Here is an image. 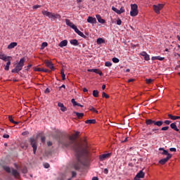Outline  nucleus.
<instances>
[{
    "label": "nucleus",
    "mask_w": 180,
    "mask_h": 180,
    "mask_svg": "<svg viewBox=\"0 0 180 180\" xmlns=\"http://www.w3.org/2000/svg\"><path fill=\"white\" fill-rule=\"evenodd\" d=\"M34 71H38V72H43V68H34Z\"/></svg>",
    "instance_id": "42"
},
{
    "label": "nucleus",
    "mask_w": 180,
    "mask_h": 180,
    "mask_svg": "<svg viewBox=\"0 0 180 180\" xmlns=\"http://www.w3.org/2000/svg\"><path fill=\"white\" fill-rule=\"evenodd\" d=\"M119 11H120V14H121V13H124V8L121 7V8H120V10H119Z\"/></svg>",
    "instance_id": "53"
},
{
    "label": "nucleus",
    "mask_w": 180,
    "mask_h": 180,
    "mask_svg": "<svg viewBox=\"0 0 180 180\" xmlns=\"http://www.w3.org/2000/svg\"><path fill=\"white\" fill-rule=\"evenodd\" d=\"M112 157V153H104L99 156L100 161H105V160H109Z\"/></svg>",
    "instance_id": "8"
},
{
    "label": "nucleus",
    "mask_w": 180,
    "mask_h": 180,
    "mask_svg": "<svg viewBox=\"0 0 180 180\" xmlns=\"http://www.w3.org/2000/svg\"><path fill=\"white\" fill-rule=\"evenodd\" d=\"M163 155H167V158H172V155H171L169 153H168V150H163V152L162 153Z\"/></svg>",
    "instance_id": "19"
},
{
    "label": "nucleus",
    "mask_w": 180,
    "mask_h": 180,
    "mask_svg": "<svg viewBox=\"0 0 180 180\" xmlns=\"http://www.w3.org/2000/svg\"><path fill=\"white\" fill-rule=\"evenodd\" d=\"M139 6L137 4H131V11L130 15L131 16H137L139 15Z\"/></svg>",
    "instance_id": "6"
},
{
    "label": "nucleus",
    "mask_w": 180,
    "mask_h": 180,
    "mask_svg": "<svg viewBox=\"0 0 180 180\" xmlns=\"http://www.w3.org/2000/svg\"><path fill=\"white\" fill-rule=\"evenodd\" d=\"M16 46H18L17 42H11L10 44H8L7 49H8V50H11V49H15Z\"/></svg>",
    "instance_id": "17"
},
{
    "label": "nucleus",
    "mask_w": 180,
    "mask_h": 180,
    "mask_svg": "<svg viewBox=\"0 0 180 180\" xmlns=\"http://www.w3.org/2000/svg\"><path fill=\"white\" fill-rule=\"evenodd\" d=\"M87 22L91 23V25H95L97 23L96 18L91 16H89L87 18Z\"/></svg>",
    "instance_id": "13"
},
{
    "label": "nucleus",
    "mask_w": 180,
    "mask_h": 180,
    "mask_svg": "<svg viewBox=\"0 0 180 180\" xmlns=\"http://www.w3.org/2000/svg\"><path fill=\"white\" fill-rule=\"evenodd\" d=\"M171 158H163L162 160H160L159 161V163L161 164V165H164V164H166L167 162H168V160L170 159Z\"/></svg>",
    "instance_id": "20"
},
{
    "label": "nucleus",
    "mask_w": 180,
    "mask_h": 180,
    "mask_svg": "<svg viewBox=\"0 0 180 180\" xmlns=\"http://www.w3.org/2000/svg\"><path fill=\"white\" fill-rule=\"evenodd\" d=\"M42 15L44 16H47L51 20H56V19H61V15L60 14H56L54 13H51L47 11H42Z\"/></svg>",
    "instance_id": "3"
},
{
    "label": "nucleus",
    "mask_w": 180,
    "mask_h": 180,
    "mask_svg": "<svg viewBox=\"0 0 180 180\" xmlns=\"http://www.w3.org/2000/svg\"><path fill=\"white\" fill-rule=\"evenodd\" d=\"M22 136H26L27 134H29V131H24L22 133Z\"/></svg>",
    "instance_id": "60"
},
{
    "label": "nucleus",
    "mask_w": 180,
    "mask_h": 180,
    "mask_svg": "<svg viewBox=\"0 0 180 180\" xmlns=\"http://www.w3.org/2000/svg\"><path fill=\"white\" fill-rule=\"evenodd\" d=\"M60 74H61L62 79L63 81H64L65 79V73H64V69H62L60 70Z\"/></svg>",
    "instance_id": "29"
},
{
    "label": "nucleus",
    "mask_w": 180,
    "mask_h": 180,
    "mask_svg": "<svg viewBox=\"0 0 180 180\" xmlns=\"http://www.w3.org/2000/svg\"><path fill=\"white\" fill-rule=\"evenodd\" d=\"M71 102H72L73 106H77V105L78 104V103H77V101H75V99H74V98H72L71 100Z\"/></svg>",
    "instance_id": "37"
},
{
    "label": "nucleus",
    "mask_w": 180,
    "mask_h": 180,
    "mask_svg": "<svg viewBox=\"0 0 180 180\" xmlns=\"http://www.w3.org/2000/svg\"><path fill=\"white\" fill-rule=\"evenodd\" d=\"M25 61H26L25 58H22L15 68L11 70V72H16L18 74L20 71H22L23 65H25Z\"/></svg>",
    "instance_id": "4"
},
{
    "label": "nucleus",
    "mask_w": 180,
    "mask_h": 180,
    "mask_svg": "<svg viewBox=\"0 0 180 180\" xmlns=\"http://www.w3.org/2000/svg\"><path fill=\"white\" fill-rule=\"evenodd\" d=\"M92 180H99V179H98V177L96 176H94L92 178Z\"/></svg>",
    "instance_id": "64"
},
{
    "label": "nucleus",
    "mask_w": 180,
    "mask_h": 180,
    "mask_svg": "<svg viewBox=\"0 0 180 180\" xmlns=\"http://www.w3.org/2000/svg\"><path fill=\"white\" fill-rule=\"evenodd\" d=\"M93 96L98 98L99 96V91L98 90L93 91Z\"/></svg>",
    "instance_id": "27"
},
{
    "label": "nucleus",
    "mask_w": 180,
    "mask_h": 180,
    "mask_svg": "<svg viewBox=\"0 0 180 180\" xmlns=\"http://www.w3.org/2000/svg\"><path fill=\"white\" fill-rule=\"evenodd\" d=\"M30 68H32V65H28L25 70H27V71H29V70H30Z\"/></svg>",
    "instance_id": "56"
},
{
    "label": "nucleus",
    "mask_w": 180,
    "mask_h": 180,
    "mask_svg": "<svg viewBox=\"0 0 180 180\" xmlns=\"http://www.w3.org/2000/svg\"><path fill=\"white\" fill-rule=\"evenodd\" d=\"M59 144L65 148H71L76 153L77 162L73 165L75 169H79L81 164H84V160L88 157V143L84 139L81 143L75 142V138L72 136L63 134L58 139Z\"/></svg>",
    "instance_id": "1"
},
{
    "label": "nucleus",
    "mask_w": 180,
    "mask_h": 180,
    "mask_svg": "<svg viewBox=\"0 0 180 180\" xmlns=\"http://www.w3.org/2000/svg\"><path fill=\"white\" fill-rule=\"evenodd\" d=\"M144 176H146V173L143 170L139 171L136 175V177L139 179L144 178Z\"/></svg>",
    "instance_id": "14"
},
{
    "label": "nucleus",
    "mask_w": 180,
    "mask_h": 180,
    "mask_svg": "<svg viewBox=\"0 0 180 180\" xmlns=\"http://www.w3.org/2000/svg\"><path fill=\"white\" fill-rule=\"evenodd\" d=\"M65 23L68 26H70L72 29H74V26H76L74 25V23L71 22V21L69 19H65Z\"/></svg>",
    "instance_id": "16"
},
{
    "label": "nucleus",
    "mask_w": 180,
    "mask_h": 180,
    "mask_svg": "<svg viewBox=\"0 0 180 180\" xmlns=\"http://www.w3.org/2000/svg\"><path fill=\"white\" fill-rule=\"evenodd\" d=\"M89 110H91V112H94V113H99V112L94 107H91L89 108Z\"/></svg>",
    "instance_id": "33"
},
{
    "label": "nucleus",
    "mask_w": 180,
    "mask_h": 180,
    "mask_svg": "<svg viewBox=\"0 0 180 180\" xmlns=\"http://www.w3.org/2000/svg\"><path fill=\"white\" fill-rule=\"evenodd\" d=\"M96 19H97V20H98V22L99 23H102V24L105 23V20H103V19L102 18V17H101L100 15H96Z\"/></svg>",
    "instance_id": "21"
},
{
    "label": "nucleus",
    "mask_w": 180,
    "mask_h": 180,
    "mask_svg": "<svg viewBox=\"0 0 180 180\" xmlns=\"http://www.w3.org/2000/svg\"><path fill=\"white\" fill-rule=\"evenodd\" d=\"M97 44H102L103 43H105V40L102 38L97 39L96 41Z\"/></svg>",
    "instance_id": "28"
},
{
    "label": "nucleus",
    "mask_w": 180,
    "mask_h": 180,
    "mask_svg": "<svg viewBox=\"0 0 180 180\" xmlns=\"http://www.w3.org/2000/svg\"><path fill=\"white\" fill-rule=\"evenodd\" d=\"M88 72H95L96 74H98L101 77L103 75V73L102 71L99 70L98 69H88L87 70Z\"/></svg>",
    "instance_id": "11"
},
{
    "label": "nucleus",
    "mask_w": 180,
    "mask_h": 180,
    "mask_svg": "<svg viewBox=\"0 0 180 180\" xmlns=\"http://www.w3.org/2000/svg\"><path fill=\"white\" fill-rule=\"evenodd\" d=\"M74 113L77 116L78 119H82L84 116V114L82 112H74Z\"/></svg>",
    "instance_id": "24"
},
{
    "label": "nucleus",
    "mask_w": 180,
    "mask_h": 180,
    "mask_svg": "<svg viewBox=\"0 0 180 180\" xmlns=\"http://www.w3.org/2000/svg\"><path fill=\"white\" fill-rule=\"evenodd\" d=\"M171 129H173V130H175V131H179V129L176 127V123L174 122L170 124Z\"/></svg>",
    "instance_id": "22"
},
{
    "label": "nucleus",
    "mask_w": 180,
    "mask_h": 180,
    "mask_svg": "<svg viewBox=\"0 0 180 180\" xmlns=\"http://www.w3.org/2000/svg\"><path fill=\"white\" fill-rule=\"evenodd\" d=\"M169 151H171L172 153H176V148H169Z\"/></svg>",
    "instance_id": "47"
},
{
    "label": "nucleus",
    "mask_w": 180,
    "mask_h": 180,
    "mask_svg": "<svg viewBox=\"0 0 180 180\" xmlns=\"http://www.w3.org/2000/svg\"><path fill=\"white\" fill-rule=\"evenodd\" d=\"M147 55V52L143 51L140 53V56H142V57H144Z\"/></svg>",
    "instance_id": "51"
},
{
    "label": "nucleus",
    "mask_w": 180,
    "mask_h": 180,
    "mask_svg": "<svg viewBox=\"0 0 180 180\" xmlns=\"http://www.w3.org/2000/svg\"><path fill=\"white\" fill-rule=\"evenodd\" d=\"M144 60H146V61H149L150 55H148V53H146V55L144 56Z\"/></svg>",
    "instance_id": "40"
},
{
    "label": "nucleus",
    "mask_w": 180,
    "mask_h": 180,
    "mask_svg": "<svg viewBox=\"0 0 180 180\" xmlns=\"http://www.w3.org/2000/svg\"><path fill=\"white\" fill-rule=\"evenodd\" d=\"M73 30H75V33H77V34L80 36V37H83V39H88V37L84 34L82 32L79 31V30H78L77 26H73Z\"/></svg>",
    "instance_id": "9"
},
{
    "label": "nucleus",
    "mask_w": 180,
    "mask_h": 180,
    "mask_svg": "<svg viewBox=\"0 0 180 180\" xmlns=\"http://www.w3.org/2000/svg\"><path fill=\"white\" fill-rule=\"evenodd\" d=\"M158 128H155L152 129L153 133H155L156 134H158Z\"/></svg>",
    "instance_id": "43"
},
{
    "label": "nucleus",
    "mask_w": 180,
    "mask_h": 180,
    "mask_svg": "<svg viewBox=\"0 0 180 180\" xmlns=\"http://www.w3.org/2000/svg\"><path fill=\"white\" fill-rule=\"evenodd\" d=\"M47 46H49V44H47V42H43L41 44V47H47Z\"/></svg>",
    "instance_id": "50"
},
{
    "label": "nucleus",
    "mask_w": 180,
    "mask_h": 180,
    "mask_svg": "<svg viewBox=\"0 0 180 180\" xmlns=\"http://www.w3.org/2000/svg\"><path fill=\"white\" fill-rule=\"evenodd\" d=\"M3 169H4V171L8 174H11L16 179H19V178H20V173L13 168L11 169V167L8 166H3Z\"/></svg>",
    "instance_id": "2"
},
{
    "label": "nucleus",
    "mask_w": 180,
    "mask_h": 180,
    "mask_svg": "<svg viewBox=\"0 0 180 180\" xmlns=\"http://www.w3.org/2000/svg\"><path fill=\"white\" fill-rule=\"evenodd\" d=\"M77 176V172H72V178H75Z\"/></svg>",
    "instance_id": "46"
},
{
    "label": "nucleus",
    "mask_w": 180,
    "mask_h": 180,
    "mask_svg": "<svg viewBox=\"0 0 180 180\" xmlns=\"http://www.w3.org/2000/svg\"><path fill=\"white\" fill-rule=\"evenodd\" d=\"M86 124H95L96 120H87L85 121Z\"/></svg>",
    "instance_id": "23"
},
{
    "label": "nucleus",
    "mask_w": 180,
    "mask_h": 180,
    "mask_svg": "<svg viewBox=\"0 0 180 180\" xmlns=\"http://www.w3.org/2000/svg\"><path fill=\"white\" fill-rule=\"evenodd\" d=\"M128 82H134V79H129Z\"/></svg>",
    "instance_id": "63"
},
{
    "label": "nucleus",
    "mask_w": 180,
    "mask_h": 180,
    "mask_svg": "<svg viewBox=\"0 0 180 180\" xmlns=\"http://www.w3.org/2000/svg\"><path fill=\"white\" fill-rule=\"evenodd\" d=\"M44 92L45 94H50V89L47 88Z\"/></svg>",
    "instance_id": "58"
},
{
    "label": "nucleus",
    "mask_w": 180,
    "mask_h": 180,
    "mask_svg": "<svg viewBox=\"0 0 180 180\" xmlns=\"http://www.w3.org/2000/svg\"><path fill=\"white\" fill-rule=\"evenodd\" d=\"M6 56H5V54L3 53H0V59L3 60L4 61H6Z\"/></svg>",
    "instance_id": "30"
},
{
    "label": "nucleus",
    "mask_w": 180,
    "mask_h": 180,
    "mask_svg": "<svg viewBox=\"0 0 180 180\" xmlns=\"http://www.w3.org/2000/svg\"><path fill=\"white\" fill-rule=\"evenodd\" d=\"M105 67H112V63L107 61L105 63Z\"/></svg>",
    "instance_id": "38"
},
{
    "label": "nucleus",
    "mask_w": 180,
    "mask_h": 180,
    "mask_svg": "<svg viewBox=\"0 0 180 180\" xmlns=\"http://www.w3.org/2000/svg\"><path fill=\"white\" fill-rule=\"evenodd\" d=\"M112 61H113L114 63H119L120 60H119V58H112Z\"/></svg>",
    "instance_id": "45"
},
{
    "label": "nucleus",
    "mask_w": 180,
    "mask_h": 180,
    "mask_svg": "<svg viewBox=\"0 0 180 180\" xmlns=\"http://www.w3.org/2000/svg\"><path fill=\"white\" fill-rule=\"evenodd\" d=\"M112 11H113L114 12H115V13H117V15H120V10L117 9L116 7L112 6Z\"/></svg>",
    "instance_id": "31"
},
{
    "label": "nucleus",
    "mask_w": 180,
    "mask_h": 180,
    "mask_svg": "<svg viewBox=\"0 0 180 180\" xmlns=\"http://www.w3.org/2000/svg\"><path fill=\"white\" fill-rule=\"evenodd\" d=\"M11 66V60H8V62L6 63V65L5 66L4 68V70L6 71H9V67Z\"/></svg>",
    "instance_id": "26"
},
{
    "label": "nucleus",
    "mask_w": 180,
    "mask_h": 180,
    "mask_svg": "<svg viewBox=\"0 0 180 180\" xmlns=\"http://www.w3.org/2000/svg\"><path fill=\"white\" fill-rule=\"evenodd\" d=\"M168 129H169V127L167 126V127H162L160 130H162V131H167Z\"/></svg>",
    "instance_id": "36"
},
{
    "label": "nucleus",
    "mask_w": 180,
    "mask_h": 180,
    "mask_svg": "<svg viewBox=\"0 0 180 180\" xmlns=\"http://www.w3.org/2000/svg\"><path fill=\"white\" fill-rule=\"evenodd\" d=\"M70 44H72V46H78V40L77 39H72L70 40Z\"/></svg>",
    "instance_id": "25"
},
{
    "label": "nucleus",
    "mask_w": 180,
    "mask_h": 180,
    "mask_svg": "<svg viewBox=\"0 0 180 180\" xmlns=\"http://www.w3.org/2000/svg\"><path fill=\"white\" fill-rule=\"evenodd\" d=\"M68 44V41L67 39H65L58 44L59 47H65Z\"/></svg>",
    "instance_id": "18"
},
{
    "label": "nucleus",
    "mask_w": 180,
    "mask_h": 180,
    "mask_svg": "<svg viewBox=\"0 0 180 180\" xmlns=\"http://www.w3.org/2000/svg\"><path fill=\"white\" fill-rule=\"evenodd\" d=\"M154 82V79H146V84H152L153 82Z\"/></svg>",
    "instance_id": "34"
},
{
    "label": "nucleus",
    "mask_w": 180,
    "mask_h": 180,
    "mask_svg": "<svg viewBox=\"0 0 180 180\" xmlns=\"http://www.w3.org/2000/svg\"><path fill=\"white\" fill-rule=\"evenodd\" d=\"M104 174H109V170L108 169H105Z\"/></svg>",
    "instance_id": "62"
},
{
    "label": "nucleus",
    "mask_w": 180,
    "mask_h": 180,
    "mask_svg": "<svg viewBox=\"0 0 180 180\" xmlns=\"http://www.w3.org/2000/svg\"><path fill=\"white\" fill-rule=\"evenodd\" d=\"M164 123H165V124H171V121H169V120H165V121L164 122Z\"/></svg>",
    "instance_id": "55"
},
{
    "label": "nucleus",
    "mask_w": 180,
    "mask_h": 180,
    "mask_svg": "<svg viewBox=\"0 0 180 180\" xmlns=\"http://www.w3.org/2000/svg\"><path fill=\"white\" fill-rule=\"evenodd\" d=\"M102 96L103 98H105L106 99L109 98V95L106 94V93L105 92H103Z\"/></svg>",
    "instance_id": "41"
},
{
    "label": "nucleus",
    "mask_w": 180,
    "mask_h": 180,
    "mask_svg": "<svg viewBox=\"0 0 180 180\" xmlns=\"http://www.w3.org/2000/svg\"><path fill=\"white\" fill-rule=\"evenodd\" d=\"M151 60H152V61H154V60H157V56H153L151 58Z\"/></svg>",
    "instance_id": "61"
},
{
    "label": "nucleus",
    "mask_w": 180,
    "mask_h": 180,
    "mask_svg": "<svg viewBox=\"0 0 180 180\" xmlns=\"http://www.w3.org/2000/svg\"><path fill=\"white\" fill-rule=\"evenodd\" d=\"M164 8V4L153 5V10L155 13H160L161 9Z\"/></svg>",
    "instance_id": "10"
},
{
    "label": "nucleus",
    "mask_w": 180,
    "mask_h": 180,
    "mask_svg": "<svg viewBox=\"0 0 180 180\" xmlns=\"http://www.w3.org/2000/svg\"><path fill=\"white\" fill-rule=\"evenodd\" d=\"M29 147V145L27 143H24L21 144V148H24V150H27V148Z\"/></svg>",
    "instance_id": "32"
},
{
    "label": "nucleus",
    "mask_w": 180,
    "mask_h": 180,
    "mask_svg": "<svg viewBox=\"0 0 180 180\" xmlns=\"http://www.w3.org/2000/svg\"><path fill=\"white\" fill-rule=\"evenodd\" d=\"M45 65L48 67V68H50L52 70V71H54V65H53V63L49 60H45Z\"/></svg>",
    "instance_id": "12"
},
{
    "label": "nucleus",
    "mask_w": 180,
    "mask_h": 180,
    "mask_svg": "<svg viewBox=\"0 0 180 180\" xmlns=\"http://www.w3.org/2000/svg\"><path fill=\"white\" fill-rule=\"evenodd\" d=\"M117 25H118V26H120V25H122V20H120V18H118L117 20Z\"/></svg>",
    "instance_id": "48"
},
{
    "label": "nucleus",
    "mask_w": 180,
    "mask_h": 180,
    "mask_svg": "<svg viewBox=\"0 0 180 180\" xmlns=\"http://www.w3.org/2000/svg\"><path fill=\"white\" fill-rule=\"evenodd\" d=\"M4 139H9V135L8 134H4L3 135Z\"/></svg>",
    "instance_id": "59"
},
{
    "label": "nucleus",
    "mask_w": 180,
    "mask_h": 180,
    "mask_svg": "<svg viewBox=\"0 0 180 180\" xmlns=\"http://www.w3.org/2000/svg\"><path fill=\"white\" fill-rule=\"evenodd\" d=\"M165 58H162L161 56H157V60H159V61H163Z\"/></svg>",
    "instance_id": "49"
},
{
    "label": "nucleus",
    "mask_w": 180,
    "mask_h": 180,
    "mask_svg": "<svg viewBox=\"0 0 180 180\" xmlns=\"http://www.w3.org/2000/svg\"><path fill=\"white\" fill-rule=\"evenodd\" d=\"M22 174H27V167H23L22 169Z\"/></svg>",
    "instance_id": "39"
},
{
    "label": "nucleus",
    "mask_w": 180,
    "mask_h": 180,
    "mask_svg": "<svg viewBox=\"0 0 180 180\" xmlns=\"http://www.w3.org/2000/svg\"><path fill=\"white\" fill-rule=\"evenodd\" d=\"M44 168H50V164L49 163H45L44 164Z\"/></svg>",
    "instance_id": "52"
},
{
    "label": "nucleus",
    "mask_w": 180,
    "mask_h": 180,
    "mask_svg": "<svg viewBox=\"0 0 180 180\" xmlns=\"http://www.w3.org/2000/svg\"><path fill=\"white\" fill-rule=\"evenodd\" d=\"M146 123L147 126L154 124V126H158V127H161V126H162V124H164L163 121H155V120H153L151 119L146 120Z\"/></svg>",
    "instance_id": "5"
},
{
    "label": "nucleus",
    "mask_w": 180,
    "mask_h": 180,
    "mask_svg": "<svg viewBox=\"0 0 180 180\" xmlns=\"http://www.w3.org/2000/svg\"><path fill=\"white\" fill-rule=\"evenodd\" d=\"M30 143L33 148L34 154H36V152L37 151V139L31 137L30 138Z\"/></svg>",
    "instance_id": "7"
},
{
    "label": "nucleus",
    "mask_w": 180,
    "mask_h": 180,
    "mask_svg": "<svg viewBox=\"0 0 180 180\" xmlns=\"http://www.w3.org/2000/svg\"><path fill=\"white\" fill-rule=\"evenodd\" d=\"M40 6H39V5H36V6H33V8H34V9H39V8H40Z\"/></svg>",
    "instance_id": "57"
},
{
    "label": "nucleus",
    "mask_w": 180,
    "mask_h": 180,
    "mask_svg": "<svg viewBox=\"0 0 180 180\" xmlns=\"http://www.w3.org/2000/svg\"><path fill=\"white\" fill-rule=\"evenodd\" d=\"M8 120H9V122H11V123H15V120H13V118L12 117V116H9L8 117Z\"/></svg>",
    "instance_id": "44"
},
{
    "label": "nucleus",
    "mask_w": 180,
    "mask_h": 180,
    "mask_svg": "<svg viewBox=\"0 0 180 180\" xmlns=\"http://www.w3.org/2000/svg\"><path fill=\"white\" fill-rule=\"evenodd\" d=\"M41 143H44V142L46 141V137L42 136V137L41 138Z\"/></svg>",
    "instance_id": "54"
},
{
    "label": "nucleus",
    "mask_w": 180,
    "mask_h": 180,
    "mask_svg": "<svg viewBox=\"0 0 180 180\" xmlns=\"http://www.w3.org/2000/svg\"><path fill=\"white\" fill-rule=\"evenodd\" d=\"M168 117H169V119H171L172 120H176V116L175 115H172L171 114H168Z\"/></svg>",
    "instance_id": "35"
},
{
    "label": "nucleus",
    "mask_w": 180,
    "mask_h": 180,
    "mask_svg": "<svg viewBox=\"0 0 180 180\" xmlns=\"http://www.w3.org/2000/svg\"><path fill=\"white\" fill-rule=\"evenodd\" d=\"M58 106L59 108H60V110H61L62 112H65V111H67V108H65V106H64V104H63V103H58Z\"/></svg>",
    "instance_id": "15"
}]
</instances>
